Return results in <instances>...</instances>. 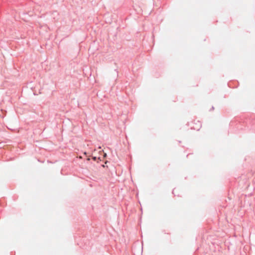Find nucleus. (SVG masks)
<instances>
[{"instance_id": "f257e3e1", "label": "nucleus", "mask_w": 255, "mask_h": 255, "mask_svg": "<svg viewBox=\"0 0 255 255\" xmlns=\"http://www.w3.org/2000/svg\"><path fill=\"white\" fill-rule=\"evenodd\" d=\"M201 128V123L199 121H197L196 123H194L193 126L192 127V128L194 130H199V129Z\"/></svg>"}]
</instances>
